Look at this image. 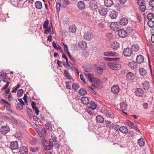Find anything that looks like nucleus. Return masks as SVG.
I'll return each instance as SVG.
<instances>
[{"label":"nucleus","instance_id":"57","mask_svg":"<svg viewBox=\"0 0 154 154\" xmlns=\"http://www.w3.org/2000/svg\"><path fill=\"white\" fill-rule=\"evenodd\" d=\"M137 3L140 6H144V5L143 1L142 0H138L137 1Z\"/></svg>","mask_w":154,"mask_h":154},{"label":"nucleus","instance_id":"26","mask_svg":"<svg viewBox=\"0 0 154 154\" xmlns=\"http://www.w3.org/2000/svg\"><path fill=\"white\" fill-rule=\"evenodd\" d=\"M35 8L38 10H41L42 8V2L39 1H36L35 3Z\"/></svg>","mask_w":154,"mask_h":154},{"label":"nucleus","instance_id":"59","mask_svg":"<svg viewBox=\"0 0 154 154\" xmlns=\"http://www.w3.org/2000/svg\"><path fill=\"white\" fill-rule=\"evenodd\" d=\"M61 3H60L58 2L56 5V8L57 9V11H60V6Z\"/></svg>","mask_w":154,"mask_h":154},{"label":"nucleus","instance_id":"48","mask_svg":"<svg viewBox=\"0 0 154 154\" xmlns=\"http://www.w3.org/2000/svg\"><path fill=\"white\" fill-rule=\"evenodd\" d=\"M147 25L150 27L154 26V22L152 20H149L147 22Z\"/></svg>","mask_w":154,"mask_h":154},{"label":"nucleus","instance_id":"41","mask_svg":"<svg viewBox=\"0 0 154 154\" xmlns=\"http://www.w3.org/2000/svg\"><path fill=\"white\" fill-rule=\"evenodd\" d=\"M23 93V91L22 89H19L17 91V96L18 97H20L22 96Z\"/></svg>","mask_w":154,"mask_h":154},{"label":"nucleus","instance_id":"35","mask_svg":"<svg viewBox=\"0 0 154 154\" xmlns=\"http://www.w3.org/2000/svg\"><path fill=\"white\" fill-rule=\"evenodd\" d=\"M137 143L140 146H143L144 145V140L143 138H140L137 140Z\"/></svg>","mask_w":154,"mask_h":154},{"label":"nucleus","instance_id":"63","mask_svg":"<svg viewBox=\"0 0 154 154\" xmlns=\"http://www.w3.org/2000/svg\"><path fill=\"white\" fill-rule=\"evenodd\" d=\"M82 14L84 16H89V13L86 10H84Z\"/></svg>","mask_w":154,"mask_h":154},{"label":"nucleus","instance_id":"54","mask_svg":"<svg viewBox=\"0 0 154 154\" xmlns=\"http://www.w3.org/2000/svg\"><path fill=\"white\" fill-rule=\"evenodd\" d=\"M87 79L90 82H92L93 81V80L92 79V76L91 73H88Z\"/></svg>","mask_w":154,"mask_h":154},{"label":"nucleus","instance_id":"47","mask_svg":"<svg viewBox=\"0 0 154 154\" xmlns=\"http://www.w3.org/2000/svg\"><path fill=\"white\" fill-rule=\"evenodd\" d=\"M139 72L140 75L142 76H144V69L143 68H140L139 69Z\"/></svg>","mask_w":154,"mask_h":154},{"label":"nucleus","instance_id":"23","mask_svg":"<svg viewBox=\"0 0 154 154\" xmlns=\"http://www.w3.org/2000/svg\"><path fill=\"white\" fill-rule=\"evenodd\" d=\"M95 70L96 72L99 74H102L103 71V67L102 66H97L96 67Z\"/></svg>","mask_w":154,"mask_h":154},{"label":"nucleus","instance_id":"36","mask_svg":"<svg viewBox=\"0 0 154 154\" xmlns=\"http://www.w3.org/2000/svg\"><path fill=\"white\" fill-rule=\"evenodd\" d=\"M60 2L61 5L64 6L65 5V6L70 4V2L69 0H60Z\"/></svg>","mask_w":154,"mask_h":154},{"label":"nucleus","instance_id":"10","mask_svg":"<svg viewBox=\"0 0 154 154\" xmlns=\"http://www.w3.org/2000/svg\"><path fill=\"white\" fill-rule=\"evenodd\" d=\"M10 147L12 150L18 149V142L17 141L12 142L11 143Z\"/></svg>","mask_w":154,"mask_h":154},{"label":"nucleus","instance_id":"29","mask_svg":"<svg viewBox=\"0 0 154 154\" xmlns=\"http://www.w3.org/2000/svg\"><path fill=\"white\" fill-rule=\"evenodd\" d=\"M104 60L108 61H116L119 60V58H110L108 57H105L104 58Z\"/></svg>","mask_w":154,"mask_h":154},{"label":"nucleus","instance_id":"42","mask_svg":"<svg viewBox=\"0 0 154 154\" xmlns=\"http://www.w3.org/2000/svg\"><path fill=\"white\" fill-rule=\"evenodd\" d=\"M72 88L74 90L76 91L79 87V86L78 84L77 83H74L72 86Z\"/></svg>","mask_w":154,"mask_h":154},{"label":"nucleus","instance_id":"38","mask_svg":"<svg viewBox=\"0 0 154 154\" xmlns=\"http://www.w3.org/2000/svg\"><path fill=\"white\" fill-rule=\"evenodd\" d=\"M87 91L86 90L81 88L79 91V93L81 95H85L87 94Z\"/></svg>","mask_w":154,"mask_h":154},{"label":"nucleus","instance_id":"13","mask_svg":"<svg viewBox=\"0 0 154 154\" xmlns=\"http://www.w3.org/2000/svg\"><path fill=\"white\" fill-rule=\"evenodd\" d=\"M10 131V128L8 126H4L0 129V132L3 134H5Z\"/></svg>","mask_w":154,"mask_h":154},{"label":"nucleus","instance_id":"61","mask_svg":"<svg viewBox=\"0 0 154 154\" xmlns=\"http://www.w3.org/2000/svg\"><path fill=\"white\" fill-rule=\"evenodd\" d=\"M94 110L91 109V107H88L87 111L89 114H92L93 113Z\"/></svg>","mask_w":154,"mask_h":154},{"label":"nucleus","instance_id":"43","mask_svg":"<svg viewBox=\"0 0 154 154\" xmlns=\"http://www.w3.org/2000/svg\"><path fill=\"white\" fill-rule=\"evenodd\" d=\"M125 124L126 125H128L129 127H131V128L134 125L133 123L129 120H127L125 123Z\"/></svg>","mask_w":154,"mask_h":154},{"label":"nucleus","instance_id":"34","mask_svg":"<svg viewBox=\"0 0 154 154\" xmlns=\"http://www.w3.org/2000/svg\"><path fill=\"white\" fill-rule=\"evenodd\" d=\"M15 137L18 140H20L22 137V135L21 133L19 132H17L14 135Z\"/></svg>","mask_w":154,"mask_h":154},{"label":"nucleus","instance_id":"14","mask_svg":"<svg viewBox=\"0 0 154 154\" xmlns=\"http://www.w3.org/2000/svg\"><path fill=\"white\" fill-rule=\"evenodd\" d=\"M90 100V98L87 97H82L81 99V102L84 105L88 104Z\"/></svg>","mask_w":154,"mask_h":154},{"label":"nucleus","instance_id":"3","mask_svg":"<svg viewBox=\"0 0 154 154\" xmlns=\"http://www.w3.org/2000/svg\"><path fill=\"white\" fill-rule=\"evenodd\" d=\"M89 7L92 10H94L98 8V5L97 2L95 0H92L90 2Z\"/></svg>","mask_w":154,"mask_h":154},{"label":"nucleus","instance_id":"51","mask_svg":"<svg viewBox=\"0 0 154 154\" xmlns=\"http://www.w3.org/2000/svg\"><path fill=\"white\" fill-rule=\"evenodd\" d=\"M62 57L63 58H64L65 59L66 61V65L68 66L69 67H70V66L69 64V63H70V62H68L67 57H66L65 54L64 53L62 54Z\"/></svg>","mask_w":154,"mask_h":154},{"label":"nucleus","instance_id":"28","mask_svg":"<svg viewBox=\"0 0 154 154\" xmlns=\"http://www.w3.org/2000/svg\"><path fill=\"white\" fill-rule=\"evenodd\" d=\"M117 13L115 11H112L110 12L109 16L112 19H115L117 15Z\"/></svg>","mask_w":154,"mask_h":154},{"label":"nucleus","instance_id":"32","mask_svg":"<svg viewBox=\"0 0 154 154\" xmlns=\"http://www.w3.org/2000/svg\"><path fill=\"white\" fill-rule=\"evenodd\" d=\"M76 27L75 26L73 25H70L69 26V31L72 33H75L76 30Z\"/></svg>","mask_w":154,"mask_h":154},{"label":"nucleus","instance_id":"45","mask_svg":"<svg viewBox=\"0 0 154 154\" xmlns=\"http://www.w3.org/2000/svg\"><path fill=\"white\" fill-rule=\"evenodd\" d=\"M154 17V14L151 13H149L147 15V18L149 20H151Z\"/></svg>","mask_w":154,"mask_h":154},{"label":"nucleus","instance_id":"64","mask_svg":"<svg viewBox=\"0 0 154 154\" xmlns=\"http://www.w3.org/2000/svg\"><path fill=\"white\" fill-rule=\"evenodd\" d=\"M9 84V82H7V83L2 88V89H6L8 87V86Z\"/></svg>","mask_w":154,"mask_h":154},{"label":"nucleus","instance_id":"33","mask_svg":"<svg viewBox=\"0 0 154 154\" xmlns=\"http://www.w3.org/2000/svg\"><path fill=\"white\" fill-rule=\"evenodd\" d=\"M12 123L17 124V120L10 115H9L6 116Z\"/></svg>","mask_w":154,"mask_h":154},{"label":"nucleus","instance_id":"53","mask_svg":"<svg viewBox=\"0 0 154 154\" xmlns=\"http://www.w3.org/2000/svg\"><path fill=\"white\" fill-rule=\"evenodd\" d=\"M63 45L64 47V50L65 53L67 52V51H69L67 45L64 44V43H63Z\"/></svg>","mask_w":154,"mask_h":154},{"label":"nucleus","instance_id":"5","mask_svg":"<svg viewBox=\"0 0 154 154\" xmlns=\"http://www.w3.org/2000/svg\"><path fill=\"white\" fill-rule=\"evenodd\" d=\"M79 47L82 50H86L87 48L86 42L83 41L80 42L79 43Z\"/></svg>","mask_w":154,"mask_h":154},{"label":"nucleus","instance_id":"19","mask_svg":"<svg viewBox=\"0 0 154 154\" xmlns=\"http://www.w3.org/2000/svg\"><path fill=\"white\" fill-rule=\"evenodd\" d=\"M105 5L107 7H110L113 5L112 0H104Z\"/></svg>","mask_w":154,"mask_h":154},{"label":"nucleus","instance_id":"24","mask_svg":"<svg viewBox=\"0 0 154 154\" xmlns=\"http://www.w3.org/2000/svg\"><path fill=\"white\" fill-rule=\"evenodd\" d=\"M119 131L122 133L126 134L128 131L127 128L125 126H122L120 127Z\"/></svg>","mask_w":154,"mask_h":154},{"label":"nucleus","instance_id":"15","mask_svg":"<svg viewBox=\"0 0 154 154\" xmlns=\"http://www.w3.org/2000/svg\"><path fill=\"white\" fill-rule=\"evenodd\" d=\"M136 94L139 97H142L144 94L143 90L141 88H137L135 91Z\"/></svg>","mask_w":154,"mask_h":154},{"label":"nucleus","instance_id":"12","mask_svg":"<svg viewBox=\"0 0 154 154\" xmlns=\"http://www.w3.org/2000/svg\"><path fill=\"white\" fill-rule=\"evenodd\" d=\"M119 25L117 22L112 23L110 25V28L113 30H117L119 28Z\"/></svg>","mask_w":154,"mask_h":154},{"label":"nucleus","instance_id":"16","mask_svg":"<svg viewBox=\"0 0 154 154\" xmlns=\"http://www.w3.org/2000/svg\"><path fill=\"white\" fill-rule=\"evenodd\" d=\"M126 78L129 81L133 80L135 77L134 74L131 72H129L126 75Z\"/></svg>","mask_w":154,"mask_h":154},{"label":"nucleus","instance_id":"17","mask_svg":"<svg viewBox=\"0 0 154 154\" xmlns=\"http://www.w3.org/2000/svg\"><path fill=\"white\" fill-rule=\"evenodd\" d=\"M104 55L106 56H116L118 54L114 51H107L104 53Z\"/></svg>","mask_w":154,"mask_h":154},{"label":"nucleus","instance_id":"49","mask_svg":"<svg viewBox=\"0 0 154 154\" xmlns=\"http://www.w3.org/2000/svg\"><path fill=\"white\" fill-rule=\"evenodd\" d=\"M66 88L67 89H71L72 83L70 81H69L66 82Z\"/></svg>","mask_w":154,"mask_h":154},{"label":"nucleus","instance_id":"18","mask_svg":"<svg viewBox=\"0 0 154 154\" xmlns=\"http://www.w3.org/2000/svg\"><path fill=\"white\" fill-rule=\"evenodd\" d=\"M128 23V19L125 17L122 18L119 21L120 24L123 26H125L127 25Z\"/></svg>","mask_w":154,"mask_h":154},{"label":"nucleus","instance_id":"4","mask_svg":"<svg viewBox=\"0 0 154 154\" xmlns=\"http://www.w3.org/2000/svg\"><path fill=\"white\" fill-rule=\"evenodd\" d=\"M98 11L100 14L103 16H105L107 14V9L104 7H100L98 9Z\"/></svg>","mask_w":154,"mask_h":154},{"label":"nucleus","instance_id":"39","mask_svg":"<svg viewBox=\"0 0 154 154\" xmlns=\"http://www.w3.org/2000/svg\"><path fill=\"white\" fill-rule=\"evenodd\" d=\"M89 103V106L88 107H91L92 109H96L97 106L94 102L91 101Z\"/></svg>","mask_w":154,"mask_h":154},{"label":"nucleus","instance_id":"22","mask_svg":"<svg viewBox=\"0 0 154 154\" xmlns=\"http://www.w3.org/2000/svg\"><path fill=\"white\" fill-rule=\"evenodd\" d=\"M128 66L132 69H136L137 67V63L133 60L130 61Z\"/></svg>","mask_w":154,"mask_h":154},{"label":"nucleus","instance_id":"46","mask_svg":"<svg viewBox=\"0 0 154 154\" xmlns=\"http://www.w3.org/2000/svg\"><path fill=\"white\" fill-rule=\"evenodd\" d=\"M49 24V20L48 19H46L45 20L43 25V28L44 29L47 28L48 26V25Z\"/></svg>","mask_w":154,"mask_h":154},{"label":"nucleus","instance_id":"31","mask_svg":"<svg viewBox=\"0 0 154 154\" xmlns=\"http://www.w3.org/2000/svg\"><path fill=\"white\" fill-rule=\"evenodd\" d=\"M140 49V47L137 44H134L132 45L131 50L135 52H137Z\"/></svg>","mask_w":154,"mask_h":154},{"label":"nucleus","instance_id":"40","mask_svg":"<svg viewBox=\"0 0 154 154\" xmlns=\"http://www.w3.org/2000/svg\"><path fill=\"white\" fill-rule=\"evenodd\" d=\"M105 124L106 126L109 128H112L113 125L112 123L108 120H105Z\"/></svg>","mask_w":154,"mask_h":154},{"label":"nucleus","instance_id":"6","mask_svg":"<svg viewBox=\"0 0 154 154\" xmlns=\"http://www.w3.org/2000/svg\"><path fill=\"white\" fill-rule=\"evenodd\" d=\"M37 132L39 136L42 137L43 135H46V131L45 128H38Z\"/></svg>","mask_w":154,"mask_h":154},{"label":"nucleus","instance_id":"21","mask_svg":"<svg viewBox=\"0 0 154 154\" xmlns=\"http://www.w3.org/2000/svg\"><path fill=\"white\" fill-rule=\"evenodd\" d=\"M28 152V150L26 147L22 146L20 148L19 152L20 154H27Z\"/></svg>","mask_w":154,"mask_h":154},{"label":"nucleus","instance_id":"9","mask_svg":"<svg viewBox=\"0 0 154 154\" xmlns=\"http://www.w3.org/2000/svg\"><path fill=\"white\" fill-rule=\"evenodd\" d=\"M118 34L120 37L124 38L127 35V32L124 29H121L118 30Z\"/></svg>","mask_w":154,"mask_h":154},{"label":"nucleus","instance_id":"20","mask_svg":"<svg viewBox=\"0 0 154 154\" xmlns=\"http://www.w3.org/2000/svg\"><path fill=\"white\" fill-rule=\"evenodd\" d=\"M136 60L138 63H143L144 61L143 56L141 55H138L137 57Z\"/></svg>","mask_w":154,"mask_h":154},{"label":"nucleus","instance_id":"55","mask_svg":"<svg viewBox=\"0 0 154 154\" xmlns=\"http://www.w3.org/2000/svg\"><path fill=\"white\" fill-rule=\"evenodd\" d=\"M119 126L118 125H115L112 127V128L116 131H119Z\"/></svg>","mask_w":154,"mask_h":154},{"label":"nucleus","instance_id":"27","mask_svg":"<svg viewBox=\"0 0 154 154\" xmlns=\"http://www.w3.org/2000/svg\"><path fill=\"white\" fill-rule=\"evenodd\" d=\"M120 104L121 109L122 111L127 110V105L125 102H121Z\"/></svg>","mask_w":154,"mask_h":154},{"label":"nucleus","instance_id":"56","mask_svg":"<svg viewBox=\"0 0 154 154\" xmlns=\"http://www.w3.org/2000/svg\"><path fill=\"white\" fill-rule=\"evenodd\" d=\"M51 137L52 138L53 140V143L56 142V136L55 134H54L52 133L51 134Z\"/></svg>","mask_w":154,"mask_h":154},{"label":"nucleus","instance_id":"44","mask_svg":"<svg viewBox=\"0 0 154 154\" xmlns=\"http://www.w3.org/2000/svg\"><path fill=\"white\" fill-rule=\"evenodd\" d=\"M149 4L150 6L151 7L152 11L154 12V0H152L149 2Z\"/></svg>","mask_w":154,"mask_h":154},{"label":"nucleus","instance_id":"58","mask_svg":"<svg viewBox=\"0 0 154 154\" xmlns=\"http://www.w3.org/2000/svg\"><path fill=\"white\" fill-rule=\"evenodd\" d=\"M7 98L8 100L10 101H12L13 100V97H12L11 93H10L8 95Z\"/></svg>","mask_w":154,"mask_h":154},{"label":"nucleus","instance_id":"1","mask_svg":"<svg viewBox=\"0 0 154 154\" xmlns=\"http://www.w3.org/2000/svg\"><path fill=\"white\" fill-rule=\"evenodd\" d=\"M107 66L109 68L115 70L118 69L121 67L120 64L116 61L109 62L107 63Z\"/></svg>","mask_w":154,"mask_h":154},{"label":"nucleus","instance_id":"50","mask_svg":"<svg viewBox=\"0 0 154 154\" xmlns=\"http://www.w3.org/2000/svg\"><path fill=\"white\" fill-rule=\"evenodd\" d=\"M46 129L49 131L52 130V127L51 124L48 122H47L45 125Z\"/></svg>","mask_w":154,"mask_h":154},{"label":"nucleus","instance_id":"52","mask_svg":"<svg viewBox=\"0 0 154 154\" xmlns=\"http://www.w3.org/2000/svg\"><path fill=\"white\" fill-rule=\"evenodd\" d=\"M26 112L28 115L30 117L32 116V109L29 108H28L26 110Z\"/></svg>","mask_w":154,"mask_h":154},{"label":"nucleus","instance_id":"62","mask_svg":"<svg viewBox=\"0 0 154 154\" xmlns=\"http://www.w3.org/2000/svg\"><path fill=\"white\" fill-rule=\"evenodd\" d=\"M46 30H45V33L47 34L48 33L47 32H49L51 31V27H48V26L47 28H46Z\"/></svg>","mask_w":154,"mask_h":154},{"label":"nucleus","instance_id":"25","mask_svg":"<svg viewBox=\"0 0 154 154\" xmlns=\"http://www.w3.org/2000/svg\"><path fill=\"white\" fill-rule=\"evenodd\" d=\"M77 5L79 9L82 10L85 8V4L83 2L80 1L78 2Z\"/></svg>","mask_w":154,"mask_h":154},{"label":"nucleus","instance_id":"37","mask_svg":"<svg viewBox=\"0 0 154 154\" xmlns=\"http://www.w3.org/2000/svg\"><path fill=\"white\" fill-rule=\"evenodd\" d=\"M65 77L68 79L70 80L72 79V77L70 76L69 72L66 70H64L63 72Z\"/></svg>","mask_w":154,"mask_h":154},{"label":"nucleus","instance_id":"11","mask_svg":"<svg viewBox=\"0 0 154 154\" xmlns=\"http://www.w3.org/2000/svg\"><path fill=\"white\" fill-rule=\"evenodd\" d=\"M111 91L114 94H117L120 91V88L118 85H115L111 87Z\"/></svg>","mask_w":154,"mask_h":154},{"label":"nucleus","instance_id":"2","mask_svg":"<svg viewBox=\"0 0 154 154\" xmlns=\"http://www.w3.org/2000/svg\"><path fill=\"white\" fill-rule=\"evenodd\" d=\"M93 35L91 32H87L84 33L83 39L86 41H90L93 38Z\"/></svg>","mask_w":154,"mask_h":154},{"label":"nucleus","instance_id":"7","mask_svg":"<svg viewBox=\"0 0 154 154\" xmlns=\"http://www.w3.org/2000/svg\"><path fill=\"white\" fill-rule=\"evenodd\" d=\"M132 50L130 48H127L124 50L123 53L125 56L128 57L130 56L132 54Z\"/></svg>","mask_w":154,"mask_h":154},{"label":"nucleus","instance_id":"60","mask_svg":"<svg viewBox=\"0 0 154 154\" xmlns=\"http://www.w3.org/2000/svg\"><path fill=\"white\" fill-rule=\"evenodd\" d=\"M18 100L20 102V103H18V105H24V103L21 99H18Z\"/></svg>","mask_w":154,"mask_h":154},{"label":"nucleus","instance_id":"30","mask_svg":"<svg viewBox=\"0 0 154 154\" xmlns=\"http://www.w3.org/2000/svg\"><path fill=\"white\" fill-rule=\"evenodd\" d=\"M96 119L97 121L99 123H103L104 121V118L102 116L100 115L96 116Z\"/></svg>","mask_w":154,"mask_h":154},{"label":"nucleus","instance_id":"8","mask_svg":"<svg viewBox=\"0 0 154 154\" xmlns=\"http://www.w3.org/2000/svg\"><path fill=\"white\" fill-rule=\"evenodd\" d=\"M111 47L114 51H116L120 48V45L117 42L114 41L111 43Z\"/></svg>","mask_w":154,"mask_h":154}]
</instances>
